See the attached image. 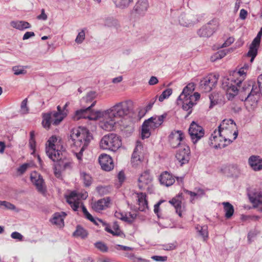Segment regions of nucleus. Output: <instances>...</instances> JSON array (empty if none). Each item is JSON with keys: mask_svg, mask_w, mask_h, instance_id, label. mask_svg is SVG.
<instances>
[{"mask_svg": "<svg viewBox=\"0 0 262 262\" xmlns=\"http://www.w3.org/2000/svg\"><path fill=\"white\" fill-rule=\"evenodd\" d=\"M131 102L129 101H123L119 102L110 109L105 111H94L91 108L89 111V116L88 119L90 120H97L104 117H114L116 116H126L132 111Z\"/></svg>", "mask_w": 262, "mask_h": 262, "instance_id": "obj_1", "label": "nucleus"}, {"mask_svg": "<svg viewBox=\"0 0 262 262\" xmlns=\"http://www.w3.org/2000/svg\"><path fill=\"white\" fill-rule=\"evenodd\" d=\"M96 96V93L95 92L91 91L89 92L85 97L86 101H92Z\"/></svg>", "mask_w": 262, "mask_h": 262, "instance_id": "obj_51", "label": "nucleus"}, {"mask_svg": "<svg viewBox=\"0 0 262 262\" xmlns=\"http://www.w3.org/2000/svg\"><path fill=\"white\" fill-rule=\"evenodd\" d=\"M27 98H26L21 103L20 112L21 114H25L28 113L29 109L27 107Z\"/></svg>", "mask_w": 262, "mask_h": 262, "instance_id": "obj_45", "label": "nucleus"}, {"mask_svg": "<svg viewBox=\"0 0 262 262\" xmlns=\"http://www.w3.org/2000/svg\"><path fill=\"white\" fill-rule=\"evenodd\" d=\"M85 39V32L83 30L80 32L77 35L75 41L77 43H81Z\"/></svg>", "mask_w": 262, "mask_h": 262, "instance_id": "obj_47", "label": "nucleus"}, {"mask_svg": "<svg viewBox=\"0 0 262 262\" xmlns=\"http://www.w3.org/2000/svg\"><path fill=\"white\" fill-rule=\"evenodd\" d=\"M67 202L70 205L71 207L73 209V210H77L79 206V202L78 201H76L75 200L73 201L68 200Z\"/></svg>", "mask_w": 262, "mask_h": 262, "instance_id": "obj_48", "label": "nucleus"}, {"mask_svg": "<svg viewBox=\"0 0 262 262\" xmlns=\"http://www.w3.org/2000/svg\"><path fill=\"white\" fill-rule=\"evenodd\" d=\"M110 202V199L109 198L100 199L95 203L93 205L92 207L96 211L100 212V211L104 210L106 207H107Z\"/></svg>", "mask_w": 262, "mask_h": 262, "instance_id": "obj_25", "label": "nucleus"}, {"mask_svg": "<svg viewBox=\"0 0 262 262\" xmlns=\"http://www.w3.org/2000/svg\"><path fill=\"white\" fill-rule=\"evenodd\" d=\"M95 247L103 252H107L108 247L106 245L101 242H98L95 243Z\"/></svg>", "mask_w": 262, "mask_h": 262, "instance_id": "obj_44", "label": "nucleus"}, {"mask_svg": "<svg viewBox=\"0 0 262 262\" xmlns=\"http://www.w3.org/2000/svg\"><path fill=\"white\" fill-rule=\"evenodd\" d=\"M138 202L139 205L138 209L141 211H144L148 209L147 201L146 199V194L144 193H138Z\"/></svg>", "mask_w": 262, "mask_h": 262, "instance_id": "obj_27", "label": "nucleus"}, {"mask_svg": "<svg viewBox=\"0 0 262 262\" xmlns=\"http://www.w3.org/2000/svg\"><path fill=\"white\" fill-rule=\"evenodd\" d=\"M57 141V138L56 136H52L48 140V144H47L46 147V152L48 156H53V154L56 153V151L60 150L57 149L55 143Z\"/></svg>", "mask_w": 262, "mask_h": 262, "instance_id": "obj_20", "label": "nucleus"}, {"mask_svg": "<svg viewBox=\"0 0 262 262\" xmlns=\"http://www.w3.org/2000/svg\"><path fill=\"white\" fill-rule=\"evenodd\" d=\"M64 154H66L65 151L59 150L53 154L52 157L48 156L51 160L55 162L54 167L56 170H65L71 168L72 162L63 155Z\"/></svg>", "mask_w": 262, "mask_h": 262, "instance_id": "obj_5", "label": "nucleus"}, {"mask_svg": "<svg viewBox=\"0 0 262 262\" xmlns=\"http://www.w3.org/2000/svg\"><path fill=\"white\" fill-rule=\"evenodd\" d=\"M142 148V145L141 142L139 141H137L136 142V146L134 150L132 156V158L136 160H140L139 155L138 154L139 149Z\"/></svg>", "mask_w": 262, "mask_h": 262, "instance_id": "obj_36", "label": "nucleus"}, {"mask_svg": "<svg viewBox=\"0 0 262 262\" xmlns=\"http://www.w3.org/2000/svg\"><path fill=\"white\" fill-rule=\"evenodd\" d=\"M226 55V52L225 50H220L211 57V60L212 61H215L217 60L222 59L225 57Z\"/></svg>", "mask_w": 262, "mask_h": 262, "instance_id": "obj_39", "label": "nucleus"}, {"mask_svg": "<svg viewBox=\"0 0 262 262\" xmlns=\"http://www.w3.org/2000/svg\"><path fill=\"white\" fill-rule=\"evenodd\" d=\"M99 223H101L102 226L105 227V230L107 231V232L113 234V235H119V232H117V231H114L112 229H111L109 225L105 223V222L103 221L102 220L100 219H97Z\"/></svg>", "mask_w": 262, "mask_h": 262, "instance_id": "obj_38", "label": "nucleus"}, {"mask_svg": "<svg viewBox=\"0 0 262 262\" xmlns=\"http://www.w3.org/2000/svg\"><path fill=\"white\" fill-rule=\"evenodd\" d=\"M196 229L199 233V234L203 238L204 241H206L208 236V227L207 225L202 226H198Z\"/></svg>", "mask_w": 262, "mask_h": 262, "instance_id": "obj_34", "label": "nucleus"}, {"mask_svg": "<svg viewBox=\"0 0 262 262\" xmlns=\"http://www.w3.org/2000/svg\"><path fill=\"white\" fill-rule=\"evenodd\" d=\"M115 247L117 250H121L123 251L132 250L133 249L131 247L121 245H117Z\"/></svg>", "mask_w": 262, "mask_h": 262, "instance_id": "obj_59", "label": "nucleus"}, {"mask_svg": "<svg viewBox=\"0 0 262 262\" xmlns=\"http://www.w3.org/2000/svg\"><path fill=\"white\" fill-rule=\"evenodd\" d=\"M262 36V27L258 32L256 36L251 43L249 51L247 54L248 57H251L250 62H252L257 54L258 49L259 47Z\"/></svg>", "mask_w": 262, "mask_h": 262, "instance_id": "obj_11", "label": "nucleus"}, {"mask_svg": "<svg viewBox=\"0 0 262 262\" xmlns=\"http://www.w3.org/2000/svg\"><path fill=\"white\" fill-rule=\"evenodd\" d=\"M29 164L28 163H25L22 164L21 166H19V167L18 168L17 170L21 174L24 173L28 167H29Z\"/></svg>", "mask_w": 262, "mask_h": 262, "instance_id": "obj_54", "label": "nucleus"}, {"mask_svg": "<svg viewBox=\"0 0 262 262\" xmlns=\"http://www.w3.org/2000/svg\"><path fill=\"white\" fill-rule=\"evenodd\" d=\"M121 145V141L115 134L110 133L103 136L100 142V146L104 149L116 151Z\"/></svg>", "mask_w": 262, "mask_h": 262, "instance_id": "obj_4", "label": "nucleus"}, {"mask_svg": "<svg viewBox=\"0 0 262 262\" xmlns=\"http://www.w3.org/2000/svg\"><path fill=\"white\" fill-rule=\"evenodd\" d=\"M88 234L87 231L80 225L77 226L76 230L73 233L74 236L80 237L81 238H85Z\"/></svg>", "mask_w": 262, "mask_h": 262, "instance_id": "obj_32", "label": "nucleus"}, {"mask_svg": "<svg viewBox=\"0 0 262 262\" xmlns=\"http://www.w3.org/2000/svg\"><path fill=\"white\" fill-rule=\"evenodd\" d=\"M247 11L246 10L242 9L240 11L239 18L242 20H244L247 17Z\"/></svg>", "mask_w": 262, "mask_h": 262, "instance_id": "obj_62", "label": "nucleus"}, {"mask_svg": "<svg viewBox=\"0 0 262 262\" xmlns=\"http://www.w3.org/2000/svg\"><path fill=\"white\" fill-rule=\"evenodd\" d=\"M12 71L15 75H24L27 73L22 67L19 66H14L12 68Z\"/></svg>", "mask_w": 262, "mask_h": 262, "instance_id": "obj_43", "label": "nucleus"}, {"mask_svg": "<svg viewBox=\"0 0 262 262\" xmlns=\"http://www.w3.org/2000/svg\"><path fill=\"white\" fill-rule=\"evenodd\" d=\"M130 258L134 262H148V260L143 259L140 257H136L133 254L130 256Z\"/></svg>", "mask_w": 262, "mask_h": 262, "instance_id": "obj_61", "label": "nucleus"}, {"mask_svg": "<svg viewBox=\"0 0 262 262\" xmlns=\"http://www.w3.org/2000/svg\"><path fill=\"white\" fill-rule=\"evenodd\" d=\"M113 228L114 229V231H117V232H119V235L118 236H121L122 235H123L124 236H125L124 233L120 230L119 226L117 224V222L114 223Z\"/></svg>", "mask_w": 262, "mask_h": 262, "instance_id": "obj_56", "label": "nucleus"}, {"mask_svg": "<svg viewBox=\"0 0 262 262\" xmlns=\"http://www.w3.org/2000/svg\"><path fill=\"white\" fill-rule=\"evenodd\" d=\"M224 210L225 212V216L226 219H230L233 215L234 213V207L229 202H223Z\"/></svg>", "mask_w": 262, "mask_h": 262, "instance_id": "obj_31", "label": "nucleus"}, {"mask_svg": "<svg viewBox=\"0 0 262 262\" xmlns=\"http://www.w3.org/2000/svg\"><path fill=\"white\" fill-rule=\"evenodd\" d=\"M159 181L162 184L169 186L174 183L175 179L172 174L167 171H165L160 175Z\"/></svg>", "mask_w": 262, "mask_h": 262, "instance_id": "obj_24", "label": "nucleus"}, {"mask_svg": "<svg viewBox=\"0 0 262 262\" xmlns=\"http://www.w3.org/2000/svg\"><path fill=\"white\" fill-rule=\"evenodd\" d=\"M169 203L171 204L176 209V212L178 214L179 216H182V212L181 211V201L179 200L176 198H173L172 200L169 201Z\"/></svg>", "mask_w": 262, "mask_h": 262, "instance_id": "obj_33", "label": "nucleus"}, {"mask_svg": "<svg viewBox=\"0 0 262 262\" xmlns=\"http://www.w3.org/2000/svg\"><path fill=\"white\" fill-rule=\"evenodd\" d=\"M30 179L37 191L41 193L45 194L46 192V188L42 177L38 173L34 172L31 173Z\"/></svg>", "mask_w": 262, "mask_h": 262, "instance_id": "obj_12", "label": "nucleus"}, {"mask_svg": "<svg viewBox=\"0 0 262 262\" xmlns=\"http://www.w3.org/2000/svg\"><path fill=\"white\" fill-rule=\"evenodd\" d=\"M188 133L194 144L203 137L205 134L203 128L194 121H192L190 124Z\"/></svg>", "mask_w": 262, "mask_h": 262, "instance_id": "obj_8", "label": "nucleus"}, {"mask_svg": "<svg viewBox=\"0 0 262 262\" xmlns=\"http://www.w3.org/2000/svg\"><path fill=\"white\" fill-rule=\"evenodd\" d=\"M67 215V213L64 212H56L53 214V217L50 219V222L54 225L59 227L64 226V219Z\"/></svg>", "mask_w": 262, "mask_h": 262, "instance_id": "obj_23", "label": "nucleus"}, {"mask_svg": "<svg viewBox=\"0 0 262 262\" xmlns=\"http://www.w3.org/2000/svg\"><path fill=\"white\" fill-rule=\"evenodd\" d=\"M152 118V121L150 122V128L153 129H155L156 128L159 127L161 124L160 123H157L154 121V117H151Z\"/></svg>", "mask_w": 262, "mask_h": 262, "instance_id": "obj_60", "label": "nucleus"}, {"mask_svg": "<svg viewBox=\"0 0 262 262\" xmlns=\"http://www.w3.org/2000/svg\"><path fill=\"white\" fill-rule=\"evenodd\" d=\"M219 75L210 74L204 77L200 81V89L204 92H210L218 81Z\"/></svg>", "mask_w": 262, "mask_h": 262, "instance_id": "obj_9", "label": "nucleus"}, {"mask_svg": "<svg viewBox=\"0 0 262 262\" xmlns=\"http://www.w3.org/2000/svg\"><path fill=\"white\" fill-rule=\"evenodd\" d=\"M4 207L5 209L14 210L16 207L13 204L6 201H0V207Z\"/></svg>", "mask_w": 262, "mask_h": 262, "instance_id": "obj_42", "label": "nucleus"}, {"mask_svg": "<svg viewBox=\"0 0 262 262\" xmlns=\"http://www.w3.org/2000/svg\"><path fill=\"white\" fill-rule=\"evenodd\" d=\"M118 179L120 183V185H121L125 179L124 173L122 171H121L118 173Z\"/></svg>", "mask_w": 262, "mask_h": 262, "instance_id": "obj_55", "label": "nucleus"}, {"mask_svg": "<svg viewBox=\"0 0 262 262\" xmlns=\"http://www.w3.org/2000/svg\"><path fill=\"white\" fill-rule=\"evenodd\" d=\"M131 4L128 0H120L117 5V6L121 9L127 8Z\"/></svg>", "mask_w": 262, "mask_h": 262, "instance_id": "obj_46", "label": "nucleus"}, {"mask_svg": "<svg viewBox=\"0 0 262 262\" xmlns=\"http://www.w3.org/2000/svg\"><path fill=\"white\" fill-rule=\"evenodd\" d=\"M184 138L183 132L180 130H173L168 136L169 142L171 147L174 148L180 145L181 141Z\"/></svg>", "mask_w": 262, "mask_h": 262, "instance_id": "obj_14", "label": "nucleus"}, {"mask_svg": "<svg viewBox=\"0 0 262 262\" xmlns=\"http://www.w3.org/2000/svg\"><path fill=\"white\" fill-rule=\"evenodd\" d=\"M124 116H116L114 117H104L103 121L101 123V127L104 130L111 131L114 129L116 123V119Z\"/></svg>", "mask_w": 262, "mask_h": 262, "instance_id": "obj_19", "label": "nucleus"}, {"mask_svg": "<svg viewBox=\"0 0 262 262\" xmlns=\"http://www.w3.org/2000/svg\"><path fill=\"white\" fill-rule=\"evenodd\" d=\"M35 36V33L33 32H27L25 33L23 36V39L26 40L30 38L31 37Z\"/></svg>", "mask_w": 262, "mask_h": 262, "instance_id": "obj_63", "label": "nucleus"}, {"mask_svg": "<svg viewBox=\"0 0 262 262\" xmlns=\"http://www.w3.org/2000/svg\"><path fill=\"white\" fill-rule=\"evenodd\" d=\"M249 86H252V88L250 93H248L246 99L251 98L252 97H256L257 99H259L260 96H261L262 84L259 82L258 77L257 79V82L253 81H249Z\"/></svg>", "mask_w": 262, "mask_h": 262, "instance_id": "obj_16", "label": "nucleus"}, {"mask_svg": "<svg viewBox=\"0 0 262 262\" xmlns=\"http://www.w3.org/2000/svg\"><path fill=\"white\" fill-rule=\"evenodd\" d=\"M232 80H230L228 78H225L222 82V87L225 90L228 89L229 86L232 84L231 82Z\"/></svg>", "mask_w": 262, "mask_h": 262, "instance_id": "obj_49", "label": "nucleus"}, {"mask_svg": "<svg viewBox=\"0 0 262 262\" xmlns=\"http://www.w3.org/2000/svg\"><path fill=\"white\" fill-rule=\"evenodd\" d=\"M11 237L13 239H16L19 241H22L23 238V236L16 231L12 232L11 234Z\"/></svg>", "mask_w": 262, "mask_h": 262, "instance_id": "obj_52", "label": "nucleus"}, {"mask_svg": "<svg viewBox=\"0 0 262 262\" xmlns=\"http://www.w3.org/2000/svg\"><path fill=\"white\" fill-rule=\"evenodd\" d=\"M248 163L254 171H259L262 169V159L258 156L253 155L250 157Z\"/></svg>", "mask_w": 262, "mask_h": 262, "instance_id": "obj_21", "label": "nucleus"}, {"mask_svg": "<svg viewBox=\"0 0 262 262\" xmlns=\"http://www.w3.org/2000/svg\"><path fill=\"white\" fill-rule=\"evenodd\" d=\"M249 200L254 208L262 212V194L259 193L255 196H249Z\"/></svg>", "mask_w": 262, "mask_h": 262, "instance_id": "obj_29", "label": "nucleus"}, {"mask_svg": "<svg viewBox=\"0 0 262 262\" xmlns=\"http://www.w3.org/2000/svg\"><path fill=\"white\" fill-rule=\"evenodd\" d=\"M228 95V99H231L234 98L238 93V89L235 85L233 84L230 85L228 89L226 90Z\"/></svg>", "mask_w": 262, "mask_h": 262, "instance_id": "obj_35", "label": "nucleus"}, {"mask_svg": "<svg viewBox=\"0 0 262 262\" xmlns=\"http://www.w3.org/2000/svg\"><path fill=\"white\" fill-rule=\"evenodd\" d=\"M190 16L182 13L179 17L180 24L184 27H189L193 25V21L189 19Z\"/></svg>", "mask_w": 262, "mask_h": 262, "instance_id": "obj_30", "label": "nucleus"}, {"mask_svg": "<svg viewBox=\"0 0 262 262\" xmlns=\"http://www.w3.org/2000/svg\"><path fill=\"white\" fill-rule=\"evenodd\" d=\"M81 178L85 186L88 187L92 184V177L90 174L84 172H81Z\"/></svg>", "mask_w": 262, "mask_h": 262, "instance_id": "obj_37", "label": "nucleus"}, {"mask_svg": "<svg viewBox=\"0 0 262 262\" xmlns=\"http://www.w3.org/2000/svg\"><path fill=\"white\" fill-rule=\"evenodd\" d=\"M158 78L155 76H151L148 81V84L150 85H153L158 83Z\"/></svg>", "mask_w": 262, "mask_h": 262, "instance_id": "obj_64", "label": "nucleus"}, {"mask_svg": "<svg viewBox=\"0 0 262 262\" xmlns=\"http://www.w3.org/2000/svg\"><path fill=\"white\" fill-rule=\"evenodd\" d=\"M217 26V21L212 19L200 28L198 31L197 33L201 37H209L215 31Z\"/></svg>", "mask_w": 262, "mask_h": 262, "instance_id": "obj_10", "label": "nucleus"}, {"mask_svg": "<svg viewBox=\"0 0 262 262\" xmlns=\"http://www.w3.org/2000/svg\"><path fill=\"white\" fill-rule=\"evenodd\" d=\"M96 101H95L92 102L90 106L84 109H80L75 112L74 119L76 120H79L81 118L88 119L89 116V111H91V108L93 107L96 104Z\"/></svg>", "mask_w": 262, "mask_h": 262, "instance_id": "obj_22", "label": "nucleus"}, {"mask_svg": "<svg viewBox=\"0 0 262 262\" xmlns=\"http://www.w3.org/2000/svg\"><path fill=\"white\" fill-rule=\"evenodd\" d=\"M98 160L102 169L109 171L113 169L114 166L113 161L109 155L101 154Z\"/></svg>", "mask_w": 262, "mask_h": 262, "instance_id": "obj_17", "label": "nucleus"}, {"mask_svg": "<svg viewBox=\"0 0 262 262\" xmlns=\"http://www.w3.org/2000/svg\"><path fill=\"white\" fill-rule=\"evenodd\" d=\"M149 7L148 2L147 0H139L137 2L132 11L138 16H144Z\"/></svg>", "mask_w": 262, "mask_h": 262, "instance_id": "obj_13", "label": "nucleus"}, {"mask_svg": "<svg viewBox=\"0 0 262 262\" xmlns=\"http://www.w3.org/2000/svg\"><path fill=\"white\" fill-rule=\"evenodd\" d=\"M151 259L156 261L164 262L167 260V256L154 255L151 256Z\"/></svg>", "mask_w": 262, "mask_h": 262, "instance_id": "obj_50", "label": "nucleus"}, {"mask_svg": "<svg viewBox=\"0 0 262 262\" xmlns=\"http://www.w3.org/2000/svg\"><path fill=\"white\" fill-rule=\"evenodd\" d=\"M157 96L151 99L146 106V112L149 111L152 107L157 100Z\"/></svg>", "mask_w": 262, "mask_h": 262, "instance_id": "obj_53", "label": "nucleus"}, {"mask_svg": "<svg viewBox=\"0 0 262 262\" xmlns=\"http://www.w3.org/2000/svg\"><path fill=\"white\" fill-rule=\"evenodd\" d=\"M152 181V177L149 170H145L142 173L138 179V186L141 189H144L146 186L149 185Z\"/></svg>", "mask_w": 262, "mask_h": 262, "instance_id": "obj_18", "label": "nucleus"}, {"mask_svg": "<svg viewBox=\"0 0 262 262\" xmlns=\"http://www.w3.org/2000/svg\"><path fill=\"white\" fill-rule=\"evenodd\" d=\"M67 114H59V112L52 111L43 114L42 124L45 128H49L51 124L58 125L66 117Z\"/></svg>", "mask_w": 262, "mask_h": 262, "instance_id": "obj_6", "label": "nucleus"}, {"mask_svg": "<svg viewBox=\"0 0 262 262\" xmlns=\"http://www.w3.org/2000/svg\"><path fill=\"white\" fill-rule=\"evenodd\" d=\"M172 90L168 88L164 90L159 97V100L162 102L165 99L168 98L172 94Z\"/></svg>", "mask_w": 262, "mask_h": 262, "instance_id": "obj_40", "label": "nucleus"}, {"mask_svg": "<svg viewBox=\"0 0 262 262\" xmlns=\"http://www.w3.org/2000/svg\"><path fill=\"white\" fill-rule=\"evenodd\" d=\"M11 26L19 30H24L31 27V25L26 21H12L10 23Z\"/></svg>", "mask_w": 262, "mask_h": 262, "instance_id": "obj_28", "label": "nucleus"}, {"mask_svg": "<svg viewBox=\"0 0 262 262\" xmlns=\"http://www.w3.org/2000/svg\"><path fill=\"white\" fill-rule=\"evenodd\" d=\"M190 148L188 146H185L183 148L179 149L176 154V158L181 166L188 163L190 160Z\"/></svg>", "mask_w": 262, "mask_h": 262, "instance_id": "obj_15", "label": "nucleus"}, {"mask_svg": "<svg viewBox=\"0 0 262 262\" xmlns=\"http://www.w3.org/2000/svg\"><path fill=\"white\" fill-rule=\"evenodd\" d=\"M114 215L116 218L119 219L124 222L129 223H132V220H130L127 217L126 215H124L122 212L116 211L115 212Z\"/></svg>", "mask_w": 262, "mask_h": 262, "instance_id": "obj_41", "label": "nucleus"}, {"mask_svg": "<svg viewBox=\"0 0 262 262\" xmlns=\"http://www.w3.org/2000/svg\"><path fill=\"white\" fill-rule=\"evenodd\" d=\"M152 118L145 120L142 125L141 138L142 139L148 138L151 135L150 132V122L152 121Z\"/></svg>", "mask_w": 262, "mask_h": 262, "instance_id": "obj_26", "label": "nucleus"}, {"mask_svg": "<svg viewBox=\"0 0 262 262\" xmlns=\"http://www.w3.org/2000/svg\"><path fill=\"white\" fill-rule=\"evenodd\" d=\"M195 90V84L194 83H188L183 90L181 95L177 99V102L179 104V101H182V108L188 112L187 115L185 118L188 117L192 111V106L195 104L191 100V96H190L193 91Z\"/></svg>", "mask_w": 262, "mask_h": 262, "instance_id": "obj_3", "label": "nucleus"}, {"mask_svg": "<svg viewBox=\"0 0 262 262\" xmlns=\"http://www.w3.org/2000/svg\"><path fill=\"white\" fill-rule=\"evenodd\" d=\"M209 100L210 101V104L209 106V108H212L215 104H217V101L214 99V96L213 95L211 94L209 95Z\"/></svg>", "mask_w": 262, "mask_h": 262, "instance_id": "obj_58", "label": "nucleus"}, {"mask_svg": "<svg viewBox=\"0 0 262 262\" xmlns=\"http://www.w3.org/2000/svg\"><path fill=\"white\" fill-rule=\"evenodd\" d=\"M230 122L231 124H234L235 125V123L234 122V121L232 119H229V120H224L222 123L218 126V130H215L214 132V134H215L217 133V134L219 135V137H217L216 135L213 136V134L212 135L213 140L211 139V141L212 142L214 141L215 142H222L223 140L225 142H227V144L223 143L222 144L221 143H218L217 144H215L214 146L215 148H224L226 146H227L228 144H230L232 142V140H231L230 139H227L225 138V137H223L221 135V133L224 130V127H222V125H224L225 123L226 122Z\"/></svg>", "mask_w": 262, "mask_h": 262, "instance_id": "obj_7", "label": "nucleus"}, {"mask_svg": "<svg viewBox=\"0 0 262 262\" xmlns=\"http://www.w3.org/2000/svg\"><path fill=\"white\" fill-rule=\"evenodd\" d=\"M92 139L91 133L85 127H79L71 130L69 141L71 140L74 146L80 148L79 151L76 153V156L78 160H81L83 151Z\"/></svg>", "mask_w": 262, "mask_h": 262, "instance_id": "obj_2", "label": "nucleus"}, {"mask_svg": "<svg viewBox=\"0 0 262 262\" xmlns=\"http://www.w3.org/2000/svg\"><path fill=\"white\" fill-rule=\"evenodd\" d=\"M234 41V38L233 37L228 38L225 42L222 45V48H224L229 46Z\"/></svg>", "mask_w": 262, "mask_h": 262, "instance_id": "obj_57", "label": "nucleus"}]
</instances>
